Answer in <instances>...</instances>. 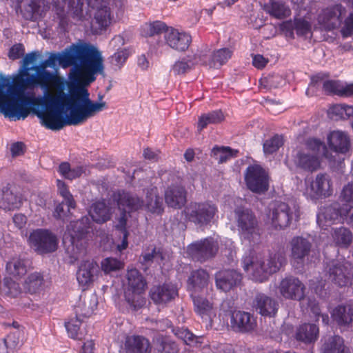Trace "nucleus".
Segmentation results:
<instances>
[{
	"label": "nucleus",
	"instance_id": "f257e3e1",
	"mask_svg": "<svg viewBox=\"0 0 353 353\" xmlns=\"http://www.w3.org/2000/svg\"><path fill=\"white\" fill-rule=\"evenodd\" d=\"M50 68L59 63L63 68L72 66L70 79L79 85H88L104 72L101 52L90 43L72 44L61 53H52L46 59Z\"/></svg>",
	"mask_w": 353,
	"mask_h": 353
},
{
	"label": "nucleus",
	"instance_id": "f03ea898",
	"mask_svg": "<svg viewBox=\"0 0 353 353\" xmlns=\"http://www.w3.org/2000/svg\"><path fill=\"white\" fill-rule=\"evenodd\" d=\"M70 97L63 91L53 94L46 91L43 97L28 96L24 105L41 120L47 129L59 130L65 125H76L73 121L72 108H70Z\"/></svg>",
	"mask_w": 353,
	"mask_h": 353
},
{
	"label": "nucleus",
	"instance_id": "7ed1b4c3",
	"mask_svg": "<svg viewBox=\"0 0 353 353\" xmlns=\"http://www.w3.org/2000/svg\"><path fill=\"white\" fill-rule=\"evenodd\" d=\"M25 90L16 86L14 79L0 75V112L12 120L25 119L29 115V110L24 105Z\"/></svg>",
	"mask_w": 353,
	"mask_h": 353
},
{
	"label": "nucleus",
	"instance_id": "20e7f679",
	"mask_svg": "<svg viewBox=\"0 0 353 353\" xmlns=\"http://www.w3.org/2000/svg\"><path fill=\"white\" fill-rule=\"evenodd\" d=\"M341 198L347 203L341 205L333 202L321 209L316 217L319 225L324 219L332 223H346L353 226V206L348 203H353V183H349L343 187Z\"/></svg>",
	"mask_w": 353,
	"mask_h": 353
},
{
	"label": "nucleus",
	"instance_id": "39448f33",
	"mask_svg": "<svg viewBox=\"0 0 353 353\" xmlns=\"http://www.w3.org/2000/svg\"><path fill=\"white\" fill-rule=\"evenodd\" d=\"M285 263V251L283 249H279L270 252L265 261H256L252 256H246L243 259L242 267L246 272L252 271L253 280L262 283L270 274L277 272Z\"/></svg>",
	"mask_w": 353,
	"mask_h": 353
},
{
	"label": "nucleus",
	"instance_id": "423d86ee",
	"mask_svg": "<svg viewBox=\"0 0 353 353\" xmlns=\"http://www.w3.org/2000/svg\"><path fill=\"white\" fill-rule=\"evenodd\" d=\"M89 96L88 90L83 87L70 90L69 103L70 108H72L74 117L73 121L76 123V125L84 123L88 119L107 108L105 101H93Z\"/></svg>",
	"mask_w": 353,
	"mask_h": 353
},
{
	"label": "nucleus",
	"instance_id": "0eeeda50",
	"mask_svg": "<svg viewBox=\"0 0 353 353\" xmlns=\"http://www.w3.org/2000/svg\"><path fill=\"white\" fill-rule=\"evenodd\" d=\"M234 222L240 239L250 243L260 239V226L255 213L250 208L238 206L234 210Z\"/></svg>",
	"mask_w": 353,
	"mask_h": 353
},
{
	"label": "nucleus",
	"instance_id": "6e6552de",
	"mask_svg": "<svg viewBox=\"0 0 353 353\" xmlns=\"http://www.w3.org/2000/svg\"><path fill=\"white\" fill-rule=\"evenodd\" d=\"M218 212L217 205L209 200L190 202L183 211L185 221L199 228L210 225Z\"/></svg>",
	"mask_w": 353,
	"mask_h": 353
},
{
	"label": "nucleus",
	"instance_id": "1a4fd4ad",
	"mask_svg": "<svg viewBox=\"0 0 353 353\" xmlns=\"http://www.w3.org/2000/svg\"><path fill=\"white\" fill-rule=\"evenodd\" d=\"M267 217L274 229L285 230L290 225L292 221L299 220L300 209L298 205L290 206L285 202L275 201L270 205Z\"/></svg>",
	"mask_w": 353,
	"mask_h": 353
},
{
	"label": "nucleus",
	"instance_id": "9d476101",
	"mask_svg": "<svg viewBox=\"0 0 353 353\" xmlns=\"http://www.w3.org/2000/svg\"><path fill=\"white\" fill-rule=\"evenodd\" d=\"M48 67L50 65L46 59L40 64L32 66V72H28L29 69H23L18 81L26 85V91L38 87L48 90L56 80L55 75L46 70Z\"/></svg>",
	"mask_w": 353,
	"mask_h": 353
},
{
	"label": "nucleus",
	"instance_id": "9b49d317",
	"mask_svg": "<svg viewBox=\"0 0 353 353\" xmlns=\"http://www.w3.org/2000/svg\"><path fill=\"white\" fill-rule=\"evenodd\" d=\"M128 288L124 293L125 300L133 310H138L145 304L143 297L147 282L141 273L133 268L127 272Z\"/></svg>",
	"mask_w": 353,
	"mask_h": 353
},
{
	"label": "nucleus",
	"instance_id": "f8f14e48",
	"mask_svg": "<svg viewBox=\"0 0 353 353\" xmlns=\"http://www.w3.org/2000/svg\"><path fill=\"white\" fill-rule=\"evenodd\" d=\"M28 243L37 254L45 255L54 252L59 245L56 234L48 229L33 230L29 235Z\"/></svg>",
	"mask_w": 353,
	"mask_h": 353
},
{
	"label": "nucleus",
	"instance_id": "ddd939ff",
	"mask_svg": "<svg viewBox=\"0 0 353 353\" xmlns=\"http://www.w3.org/2000/svg\"><path fill=\"white\" fill-rule=\"evenodd\" d=\"M218 250V243L212 237H206L189 244L186 253L193 261L203 263L214 258Z\"/></svg>",
	"mask_w": 353,
	"mask_h": 353
},
{
	"label": "nucleus",
	"instance_id": "4468645a",
	"mask_svg": "<svg viewBox=\"0 0 353 353\" xmlns=\"http://www.w3.org/2000/svg\"><path fill=\"white\" fill-rule=\"evenodd\" d=\"M244 180L248 190L252 192L261 194L266 192L270 187V176L260 165H250L244 173Z\"/></svg>",
	"mask_w": 353,
	"mask_h": 353
},
{
	"label": "nucleus",
	"instance_id": "2eb2a0df",
	"mask_svg": "<svg viewBox=\"0 0 353 353\" xmlns=\"http://www.w3.org/2000/svg\"><path fill=\"white\" fill-rule=\"evenodd\" d=\"M89 7L96 9L94 23L92 26L95 34H101L110 25L112 16L110 8L108 6L109 0H86Z\"/></svg>",
	"mask_w": 353,
	"mask_h": 353
},
{
	"label": "nucleus",
	"instance_id": "dca6fc26",
	"mask_svg": "<svg viewBox=\"0 0 353 353\" xmlns=\"http://www.w3.org/2000/svg\"><path fill=\"white\" fill-rule=\"evenodd\" d=\"M292 160L297 170L310 173L317 171L321 165L320 155L301 148L293 151Z\"/></svg>",
	"mask_w": 353,
	"mask_h": 353
},
{
	"label": "nucleus",
	"instance_id": "f3484780",
	"mask_svg": "<svg viewBox=\"0 0 353 353\" xmlns=\"http://www.w3.org/2000/svg\"><path fill=\"white\" fill-rule=\"evenodd\" d=\"M328 279L339 287L347 285L353 276V267L348 262L333 260L327 265Z\"/></svg>",
	"mask_w": 353,
	"mask_h": 353
},
{
	"label": "nucleus",
	"instance_id": "a211bd4d",
	"mask_svg": "<svg viewBox=\"0 0 353 353\" xmlns=\"http://www.w3.org/2000/svg\"><path fill=\"white\" fill-rule=\"evenodd\" d=\"M306 192L312 200L327 198L333 193L332 182L327 173H319L310 181Z\"/></svg>",
	"mask_w": 353,
	"mask_h": 353
},
{
	"label": "nucleus",
	"instance_id": "6ab92c4d",
	"mask_svg": "<svg viewBox=\"0 0 353 353\" xmlns=\"http://www.w3.org/2000/svg\"><path fill=\"white\" fill-rule=\"evenodd\" d=\"M345 9L341 4L323 9L317 16L318 24L321 30L331 31L334 30L341 21V14Z\"/></svg>",
	"mask_w": 353,
	"mask_h": 353
},
{
	"label": "nucleus",
	"instance_id": "aec40b11",
	"mask_svg": "<svg viewBox=\"0 0 353 353\" xmlns=\"http://www.w3.org/2000/svg\"><path fill=\"white\" fill-rule=\"evenodd\" d=\"M279 288L281 294L286 299L301 301L305 297V285L293 276L282 279Z\"/></svg>",
	"mask_w": 353,
	"mask_h": 353
},
{
	"label": "nucleus",
	"instance_id": "412c9836",
	"mask_svg": "<svg viewBox=\"0 0 353 353\" xmlns=\"http://www.w3.org/2000/svg\"><path fill=\"white\" fill-rule=\"evenodd\" d=\"M242 278V274L234 270H221L214 274L215 285L218 290L228 292L240 285Z\"/></svg>",
	"mask_w": 353,
	"mask_h": 353
},
{
	"label": "nucleus",
	"instance_id": "4be33fe9",
	"mask_svg": "<svg viewBox=\"0 0 353 353\" xmlns=\"http://www.w3.org/2000/svg\"><path fill=\"white\" fill-rule=\"evenodd\" d=\"M178 288L172 283L153 285L149 292L151 300L156 305H165L178 296Z\"/></svg>",
	"mask_w": 353,
	"mask_h": 353
},
{
	"label": "nucleus",
	"instance_id": "5701e85b",
	"mask_svg": "<svg viewBox=\"0 0 353 353\" xmlns=\"http://www.w3.org/2000/svg\"><path fill=\"white\" fill-rule=\"evenodd\" d=\"M256 325L255 318L249 312L234 310L231 313L230 327L236 332H250L256 328Z\"/></svg>",
	"mask_w": 353,
	"mask_h": 353
},
{
	"label": "nucleus",
	"instance_id": "b1692460",
	"mask_svg": "<svg viewBox=\"0 0 353 353\" xmlns=\"http://www.w3.org/2000/svg\"><path fill=\"white\" fill-rule=\"evenodd\" d=\"M329 149L338 154H346L351 148V141L348 134L341 130H333L327 137Z\"/></svg>",
	"mask_w": 353,
	"mask_h": 353
},
{
	"label": "nucleus",
	"instance_id": "393cba45",
	"mask_svg": "<svg viewBox=\"0 0 353 353\" xmlns=\"http://www.w3.org/2000/svg\"><path fill=\"white\" fill-rule=\"evenodd\" d=\"M165 201L168 207L181 209L187 202V191L181 183L168 185L165 191Z\"/></svg>",
	"mask_w": 353,
	"mask_h": 353
},
{
	"label": "nucleus",
	"instance_id": "a878e982",
	"mask_svg": "<svg viewBox=\"0 0 353 353\" xmlns=\"http://www.w3.org/2000/svg\"><path fill=\"white\" fill-rule=\"evenodd\" d=\"M113 199L123 211L135 212L143 205V201L136 195L124 190H118L113 194Z\"/></svg>",
	"mask_w": 353,
	"mask_h": 353
},
{
	"label": "nucleus",
	"instance_id": "bb28decb",
	"mask_svg": "<svg viewBox=\"0 0 353 353\" xmlns=\"http://www.w3.org/2000/svg\"><path fill=\"white\" fill-rule=\"evenodd\" d=\"M19 12L25 20L37 21L43 17L41 0H18L17 12Z\"/></svg>",
	"mask_w": 353,
	"mask_h": 353
},
{
	"label": "nucleus",
	"instance_id": "cd10ccee",
	"mask_svg": "<svg viewBox=\"0 0 353 353\" xmlns=\"http://www.w3.org/2000/svg\"><path fill=\"white\" fill-rule=\"evenodd\" d=\"M22 205V194L10 184L3 187L1 192L0 208L4 210L18 209Z\"/></svg>",
	"mask_w": 353,
	"mask_h": 353
},
{
	"label": "nucleus",
	"instance_id": "c85d7f7f",
	"mask_svg": "<svg viewBox=\"0 0 353 353\" xmlns=\"http://www.w3.org/2000/svg\"><path fill=\"white\" fill-rule=\"evenodd\" d=\"M164 38L168 46L181 52L188 50L192 42V37L189 34L180 32L172 28L165 32Z\"/></svg>",
	"mask_w": 353,
	"mask_h": 353
},
{
	"label": "nucleus",
	"instance_id": "c756f323",
	"mask_svg": "<svg viewBox=\"0 0 353 353\" xmlns=\"http://www.w3.org/2000/svg\"><path fill=\"white\" fill-rule=\"evenodd\" d=\"M281 28L294 38V30L298 37L307 38L312 36V24L303 18H294V21H286L283 23Z\"/></svg>",
	"mask_w": 353,
	"mask_h": 353
},
{
	"label": "nucleus",
	"instance_id": "7c9ffc66",
	"mask_svg": "<svg viewBox=\"0 0 353 353\" xmlns=\"http://www.w3.org/2000/svg\"><path fill=\"white\" fill-rule=\"evenodd\" d=\"M210 274L203 269L199 268L190 272L187 280V289L192 293L200 292L208 287L210 283Z\"/></svg>",
	"mask_w": 353,
	"mask_h": 353
},
{
	"label": "nucleus",
	"instance_id": "2f4dec72",
	"mask_svg": "<svg viewBox=\"0 0 353 353\" xmlns=\"http://www.w3.org/2000/svg\"><path fill=\"white\" fill-rule=\"evenodd\" d=\"M232 54L233 51L231 49L228 48H220L214 50L207 61L204 59L205 55L201 52L199 56V61L196 63L208 65L211 68L219 69L231 59Z\"/></svg>",
	"mask_w": 353,
	"mask_h": 353
},
{
	"label": "nucleus",
	"instance_id": "473e14b6",
	"mask_svg": "<svg viewBox=\"0 0 353 353\" xmlns=\"http://www.w3.org/2000/svg\"><path fill=\"white\" fill-rule=\"evenodd\" d=\"M125 353H150L151 345L149 340L140 335H128L123 343Z\"/></svg>",
	"mask_w": 353,
	"mask_h": 353
},
{
	"label": "nucleus",
	"instance_id": "72a5a7b5",
	"mask_svg": "<svg viewBox=\"0 0 353 353\" xmlns=\"http://www.w3.org/2000/svg\"><path fill=\"white\" fill-rule=\"evenodd\" d=\"M31 261L25 257L16 256L7 262L6 270L9 277L21 279L31 268Z\"/></svg>",
	"mask_w": 353,
	"mask_h": 353
},
{
	"label": "nucleus",
	"instance_id": "f704fd0d",
	"mask_svg": "<svg viewBox=\"0 0 353 353\" xmlns=\"http://www.w3.org/2000/svg\"><path fill=\"white\" fill-rule=\"evenodd\" d=\"M333 321L340 328H349L353 322V307L350 305H338L330 312Z\"/></svg>",
	"mask_w": 353,
	"mask_h": 353
},
{
	"label": "nucleus",
	"instance_id": "c9c22d12",
	"mask_svg": "<svg viewBox=\"0 0 353 353\" xmlns=\"http://www.w3.org/2000/svg\"><path fill=\"white\" fill-rule=\"evenodd\" d=\"M254 307L262 316L271 317L277 313L279 304L274 299L264 294H258L254 300Z\"/></svg>",
	"mask_w": 353,
	"mask_h": 353
},
{
	"label": "nucleus",
	"instance_id": "e433bc0d",
	"mask_svg": "<svg viewBox=\"0 0 353 353\" xmlns=\"http://www.w3.org/2000/svg\"><path fill=\"white\" fill-rule=\"evenodd\" d=\"M323 90L327 95H337L343 97H353V83L344 85L339 80H325Z\"/></svg>",
	"mask_w": 353,
	"mask_h": 353
},
{
	"label": "nucleus",
	"instance_id": "4c0bfd02",
	"mask_svg": "<svg viewBox=\"0 0 353 353\" xmlns=\"http://www.w3.org/2000/svg\"><path fill=\"white\" fill-rule=\"evenodd\" d=\"M195 312L205 321H212L216 316V310L212 302L201 296H191Z\"/></svg>",
	"mask_w": 353,
	"mask_h": 353
},
{
	"label": "nucleus",
	"instance_id": "58836bf2",
	"mask_svg": "<svg viewBox=\"0 0 353 353\" xmlns=\"http://www.w3.org/2000/svg\"><path fill=\"white\" fill-rule=\"evenodd\" d=\"M97 269L98 265L94 261H83L77 272V279L79 285L82 287H87L92 283Z\"/></svg>",
	"mask_w": 353,
	"mask_h": 353
},
{
	"label": "nucleus",
	"instance_id": "ea45409f",
	"mask_svg": "<svg viewBox=\"0 0 353 353\" xmlns=\"http://www.w3.org/2000/svg\"><path fill=\"white\" fill-rule=\"evenodd\" d=\"M291 257L298 263L303 262L311 250L312 243L302 236H294L290 241Z\"/></svg>",
	"mask_w": 353,
	"mask_h": 353
},
{
	"label": "nucleus",
	"instance_id": "a19ab883",
	"mask_svg": "<svg viewBox=\"0 0 353 353\" xmlns=\"http://www.w3.org/2000/svg\"><path fill=\"white\" fill-rule=\"evenodd\" d=\"M263 9L270 17L276 19H286L292 14L290 7L281 0H269Z\"/></svg>",
	"mask_w": 353,
	"mask_h": 353
},
{
	"label": "nucleus",
	"instance_id": "79ce46f5",
	"mask_svg": "<svg viewBox=\"0 0 353 353\" xmlns=\"http://www.w3.org/2000/svg\"><path fill=\"white\" fill-rule=\"evenodd\" d=\"M319 334V326L315 323H303L296 332V339L305 344L314 343Z\"/></svg>",
	"mask_w": 353,
	"mask_h": 353
},
{
	"label": "nucleus",
	"instance_id": "37998d69",
	"mask_svg": "<svg viewBox=\"0 0 353 353\" xmlns=\"http://www.w3.org/2000/svg\"><path fill=\"white\" fill-rule=\"evenodd\" d=\"M92 220L99 223H103L111 218V212L104 200L97 201L92 203L89 211Z\"/></svg>",
	"mask_w": 353,
	"mask_h": 353
},
{
	"label": "nucleus",
	"instance_id": "c03bdc74",
	"mask_svg": "<svg viewBox=\"0 0 353 353\" xmlns=\"http://www.w3.org/2000/svg\"><path fill=\"white\" fill-rule=\"evenodd\" d=\"M90 219L86 216L71 224L74 234H70V242L73 246L77 244L79 240L85 237L90 228Z\"/></svg>",
	"mask_w": 353,
	"mask_h": 353
},
{
	"label": "nucleus",
	"instance_id": "a18cd8bd",
	"mask_svg": "<svg viewBox=\"0 0 353 353\" xmlns=\"http://www.w3.org/2000/svg\"><path fill=\"white\" fill-rule=\"evenodd\" d=\"M43 285V275L40 272H35L27 276L23 285L26 292L32 294L39 292L42 290Z\"/></svg>",
	"mask_w": 353,
	"mask_h": 353
},
{
	"label": "nucleus",
	"instance_id": "49530a36",
	"mask_svg": "<svg viewBox=\"0 0 353 353\" xmlns=\"http://www.w3.org/2000/svg\"><path fill=\"white\" fill-rule=\"evenodd\" d=\"M145 207L152 213L161 214L163 212L162 198L158 194V190L156 187L152 188L148 191Z\"/></svg>",
	"mask_w": 353,
	"mask_h": 353
},
{
	"label": "nucleus",
	"instance_id": "de8ad7c7",
	"mask_svg": "<svg viewBox=\"0 0 353 353\" xmlns=\"http://www.w3.org/2000/svg\"><path fill=\"white\" fill-rule=\"evenodd\" d=\"M332 236L334 244L341 248H349L353 239L352 232L344 227L335 228Z\"/></svg>",
	"mask_w": 353,
	"mask_h": 353
},
{
	"label": "nucleus",
	"instance_id": "09e8293b",
	"mask_svg": "<svg viewBox=\"0 0 353 353\" xmlns=\"http://www.w3.org/2000/svg\"><path fill=\"white\" fill-rule=\"evenodd\" d=\"M239 150L229 146L214 145L211 150V157L219 164L226 163L232 158L236 157Z\"/></svg>",
	"mask_w": 353,
	"mask_h": 353
},
{
	"label": "nucleus",
	"instance_id": "8fccbe9b",
	"mask_svg": "<svg viewBox=\"0 0 353 353\" xmlns=\"http://www.w3.org/2000/svg\"><path fill=\"white\" fill-rule=\"evenodd\" d=\"M225 119L223 112L221 110L212 111L207 114H201L198 120L197 129L202 131L209 124H217Z\"/></svg>",
	"mask_w": 353,
	"mask_h": 353
},
{
	"label": "nucleus",
	"instance_id": "3c124183",
	"mask_svg": "<svg viewBox=\"0 0 353 353\" xmlns=\"http://www.w3.org/2000/svg\"><path fill=\"white\" fill-rule=\"evenodd\" d=\"M76 312L75 317L72 318L70 321L65 323V327L70 338L81 339L80 327L82 321L79 319V316H83V317H88L91 315L92 312H88L86 313L79 314L78 310H77Z\"/></svg>",
	"mask_w": 353,
	"mask_h": 353
},
{
	"label": "nucleus",
	"instance_id": "603ef678",
	"mask_svg": "<svg viewBox=\"0 0 353 353\" xmlns=\"http://www.w3.org/2000/svg\"><path fill=\"white\" fill-rule=\"evenodd\" d=\"M128 221L127 212L122 211L120 216L118 219V222L116 224L115 230L119 232V235L122 237L121 243L118 244L117 249L119 251L125 250L128 246V238L129 232L127 230L126 225Z\"/></svg>",
	"mask_w": 353,
	"mask_h": 353
},
{
	"label": "nucleus",
	"instance_id": "864d4df0",
	"mask_svg": "<svg viewBox=\"0 0 353 353\" xmlns=\"http://www.w3.org/2000/svg\"><path fill=\"white\" fill-rule=\"evenodd\" d=\"M328 113L334 119H347L353 116V107L346 104H335L331 106Z\"/></svg>",
	"mask_w": 353,
	"mask_h": 353
},
{
	"label": "nucleus",
	"instance_id": "5fc2aeb1",
	"mask_svg": "<svg viewBox=\"0 0 353 353\" xmlns=\"http://www.w3.org/2000/svg\"><path fill=\"white\" fill-rule=\"evenodd\" d=\"M283 144V137L276 134L264 141L263 144V152L265 155L272 154L276 152Z\"/></svg>",
	"mask_w": 353,
	"mask_h": 353
},
{
	"label": "nucleus",
	"instance_id": "6e6d98bb",
	"mask_svg": "<svg viewBox=\"0 0 353 353\" xmlns=\"http://www.w3.org/2000/svg\"><path fill=\"white\" fill-rule=\"evenodd\" d=\"M157 350L162 353H177L179 347L177 344L169 336H159L156 339Z\"/></svg>",
	"mask_w": 353,
	"mask_h": 353
},
{
	"label": "nucleus",
	"instance_id": "4d7b16f0",
	"mask_svg": "<svg viewBox=\"0 0 353 353\" xmlns=\"http://www.w3.org/2000/svg\"><path fill=\"white\" fill-rule=\"evenodd\" d=\"M37 52H32L27 54L23 59V65L19 68L16 74L13 75L12 79H14V83L16 86L22 88L26 91V85H23L18 81L19 77L23 74V69H29L28 72H32V66L30 67L29 64L34 62L37 59Z\"/></svg>",
	"mask_w": 353,
	"mask_h": 353
},
{
	"label": "nucleus",
	"instance_id": "13d9d810",
	"mask_svg": "<svg viewBox=\"0 0 353 353\" xmlns=\"http://www.w3.org/2000/svg\"><path fill=\"white\" fill-rule=\"evenodd\" d=\"M62 3H68L69 11L74 19L81 21L83 18V0H61Z\"/></svg>",
	"mask_w": 353,
	"mask_h": 353
},
{
	"label": "nucleus",
	"instance_id": "bf43d9fd",
	"mask_svg": "<svg viewBox=\"0 0 353 353\" xmlns=\"http://www.w3.org/2000/svg\"><path fill=\"white\" fill-rule=\"evenodd\" d=\"M343 342V339L339 335L328 337L323 345L322 353H336Z\"/></svg>",
	"mask_w": 353,
	"mask_h": 353
},
{
	"label": "nucleus",
	"instance_id": "052dcab7",
	"mask_svg": "<svg viewBox=\"0 0 353 353\" xmlns=\"http://www.w3.org/2000/svg\"><path fill=\"white\" fill-rule=\"evenodd\" d=\"M5 293L7 296L16 298L22 294L20 284L13 280L12 277H6L3 279Z\"/></svg>",
	"mask_w": 353,
	"mask_h": 353
},
{
	"label": "nucleus",
	"instance_id": "680f3d73",
	"mask_svg": "<svg viewBox=\"0 0 353 353\" xmlns=\"http://www.w3.org/2000/svg\"><path fill=\"white\" fill-rule=\"evenodd\" d=\"M199 54H194V63H197L196 61H199ZM190 63L194 64V63L191 62V60H186L183 58L174 63L172 70L175 75L184 74L191 69Z\"/></svg>",
	"mask_w": 353,
	"mask_h": 353
},
{
	"label": "nucleus",
	"instance_id": "e2e57ef3",
	"mask_svg": "<svg viewBox=\"0 0 353 353\" xmlns=\"http://www.w3.org/2000/svg\"><path fill=\"white\" fill-rule=\"evenodd\" d=\"M173 332L177 338L181 339L186 345H191L197 342V336L188 328L176 327L173 329Z\"/></svg>",
	"mask_w": 353,
	"mask_h": 353
},
{
	"label": "nucleus",
	"instance_id": "0e129e2a",
	"mask_svg": "<svg viewBox=\"0 0 353 353\" xmlns=\"http://www.w3.org/2000/svg\"><path fill=\"white\" fill-rule=\"evenodd\" d=\"M102 270L105 273L121 270L123 268V263L114 258H106L101 262Z\"/></svg>",
	"mask_w": 353,
	"mask_h": 353
},
{
	"label": "nucleus",
	"instance_id": "69168bd1",
	"mask_svg": "<svg viewBox=\"0 0 353 353\" xmlns=\"http://www.w3.org/2000/svg\"><path fill=\"white\" fill-rule=\"evenodd\" d=\"M304 149L308 150L310 152H314L319 155L321 148L326 150L325 145L320 139L314 137H309L305 141Z\"/></svg>",
	"mask_w": 353,
	"mask_h": 353
},
{
	"label": "nucleus",
	"instance_id": "338daca9",
	"mask_svg": "<svg viewBox=\"0 0 353 353\" xmlns=\"http://www.w3.org/2000/svg\"><path fill=\"white\" fill-rule=\"evenodd\" d=\"M128 57V53L125 50H119L112 56L111 63L118 68H121L126 61Z\"/></svg>",
	"mask_w": 353,
	"mask_h": 353
},
{
	"label": "nucleus",
	"instance_id": "774afa93",
	"mask_svg": "<svg viewBox=\"0 0 353 353\" xmlns=\"http://www.w3.org/2000/svg\"><path fill=\"white\" fill-rule=\"evenodd\" d=\"M170 29L164 22L156 21L150 24L149 34L150 36H154L163 32L165 33Z\"/></svg>",
	"mask_w": 353,
	"mask_h": 353
}]
</instances>
